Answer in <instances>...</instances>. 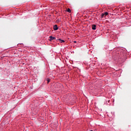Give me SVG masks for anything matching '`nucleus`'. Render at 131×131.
<instances>
[{
  "label": "nucleus",
  "instance_id": "3",
  "mask_svg": "<svg viewBox=\"0 0 131 131\" xmlns=\"http://www.w3.org/2000/svg\"><path fill=\"white\" fill-rule=\"evenodd\" d=\"M92 29L93 30H96V25H92Z\"/></svg>",
  "mask_w": 131,
  "mask_h": 131
},
{
  "label": "nucleus",
  "instance_id": "6",
  "mask_svg": "<svg viewBox=\"0 0 131 131\" xmlns=\"http://www.w3.org/2000/svg\"><path fill=\"white\" fill-rule=\"evenodd\" d=\"M104 16H105V14L102 13V14H101V18H104Z\"/></svg>",
  "mask_w": 131,
  "mask_h": 131
},
{
  "label": "nucleus",
  "instance_id": "5",
  "mask_svg": "<svg viewBox=\"0 0 131 131\" xmlns=\"http://www.w3.org/2000/svg\"><path fill=\"white\" fill-rule=\"evenodd\" d=\"M67 12H68L69 13H71V10H70V9L68 8L67 10Z\"/></svg>",
  "mask_w": 131,
  "mask_h": 131
},
{
  "label": "nucleus",
  "instance_id": "2",
  "mask_svg": "<svg viewBox=\"0 0 131 131\" xmlns=\"http://www.w3.org/2000/svg\"><path fill=\"white\" fill-rule=\"evenodd\" d=\"M58 29V26H57V25H55L54 27H53V29L54 30H57Z\"/></svg>",
  "mask_w": 131,
  "mask_h": 131
},
{
  "label": "nucleus",
  "instance_id": "7",
  "mask_svg": "<svg viewBox=\"0 0 131 131\" xmlns=\"http://www.w3.org/2000/svg\"><path fill=\"white\" fill-rule=\"evenodd\" d=\"M104 15L107 16V15H108V12H105Z\"/></svg>",
  "mask_w": 131,
  "mask_h": 131
},
{
  "label": "nucleus",
  "instance_id": "4",
  "mask_svg": "<svg viewBox=\"0 0 131 131\" xmlns=\"http://www.w3.org/2000/svg\"><path fill=\"white\" fill-rule=\"evenodd\" d=\"M58 40L59 42H61V43H62V42H65V41L64 40H62L61 39H59Z\"/></svg>",
  "mask_w": 131,
  "mask_h": 131
},
{
  "label": "nucleus",
  "instance_id": "9",
  "mask_svg": "<svg viewBox=\"0 0 131 131\" xmlns=\"http://www.w3.org/2000/svg\"><path fill=\"white\" fill-rule=\"evenodd\" d=\"M74 42L75 43H76V41H74Z\"/></svg>",
  "mask_w": 131,
  "mask_h": 131
},
{
  "label": "nucleus",
  "instance_id": "1",
  "mask_svg": "<svg viewBox=\"0 0 131 131\" xmlns=\"http://www.w3.org/2000/svg\"><path fill=\"white\" fill-rule=\"evenodd\" d=\"M49 38H50V39H49V40H50V41L54 40V39H56V37H53V36H50L49 37Z\"/></svg>",
  "mask_w": 131,
  "mask_h": 131
},
{
  "label": "nucleus",
  "instance_id": "8",
  "mask_svg": "<svg viewBox=\"0 0 131 131\" xmlns=\"http://www.w3.org/2000/svg\"><path fill=\"white\" fill-rule=\"evenodd\" d=\"M48 81V83H49V81H50V79L47 80Z\"/></svg>",
  "mask_w": 131,
  "mask_h": 131
}]
</instances>
